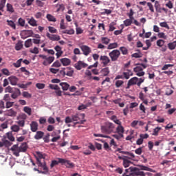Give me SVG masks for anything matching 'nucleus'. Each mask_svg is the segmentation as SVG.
Instances as JSON below:
<instances>
[{
  "instance_id": "1",
  "label": "nucleus",
  "mask_w": 176,
  "mask_h": 176,
  "mask_svg": "<svg viewBox=\"0 0 176 176\" xmlns=\"http://www.w3.org/2000/svg\"><path fill=\"white\" fill-rule=\"evenodd\" d=\"M115 129V124L110 122H106L103 126H101L102 133L105 134H111Z\"/></svg>"
},
{
  "instance_id": "2",
  "label": "nucleus",
  "mask_w": 176,
  "mask_h": 176,
  "mask_svg": "<svg viewBox=\"0 0 176 176\" xmlns=\"http://www.w3.org/2000/svg\"><path fill=\"white\" fill-rule=\"evenodd\" d=\"M38 57L40 58H42L44 60L42 63L43 65H45V67H47V65H50L53 61H54V56H47L46 55L40 54L38 55Z\"/></svg>"
},
{
  "instance_id": "3",
  "label": "nucleus",
  "mask_w": 176,
  "mask_h": 176,
  "mask_svg": "<svg viewBox=\"0 0 176 176\" xmlns=\"http://www.w3.org/2000/svg\"><path fill=\"white\" fill-rule=\"evenodd\" d=\"M60 74L61 75H63V76H72L74 75V68L71 67H67L63 68L62 70H60Z\"/></svg>"
},
{
  "instance_id": "4",
  "label": "nucleus",
  "mask_w": 176,
  "mask_h": 176,
  "mask_svg": "<svg viewBox=\"0 0 176 176\" xmlns=\"http://www.w3.org/2000/svg\"><path fill=\"white\" fill-rule=\"evenodd\" d=\"M109 56L111 61H118V58L120 57V51L119 50H114L109 52Z\"/></svg>"
},
{
  "instance_id": "5",
  "label": "nucleus",
  "mask_w": 176,
  "mask_h": 176,
  "mask_svg": "<svg viewBox=\"0 0 176 176\" xmlns=\"http://www.w3.org/2000/svg\"><path fill=\"white\" fill-rule=\"evenodd\" d=\"M131 170L135 173V175H140V176H152V173L149 172H144L141 170L138 169V168H131Z\"/></svg>"
},
{
  "instance_id": "6",
  "label": "nucleus",
  "mask_w": 176,
  "mask_h": 176,
  "mask_svg": "<svg viewBox=\"0 0 176 176\" xmlns=\"http://www.w3.org/2000/svg\"><path fill=\"white\" fill-rule=\"evenodd\" d=\"M133 23V24H135V25H137L138 27L141 26V23H140V22L137 21V19H131V18H129L124 21V25H125V27H129Z\"/></svg>"
},
{
  "instance_id": "7",
  "label": "nucleus",
  "mask_w": 176,
  "mask_h": 176,
  "mask_svg": "<svg viewBox=\"0 0 176 176\" xmlns=\"http://www.w3.org/2000/svg\"><path fill=\"white\" fill-rule=\"evenodd\" d=\"M80 48L82 50L84 56H89L91 53V48L87 45H80Z\"/></svg>"
},
{
  "instance_id": "8",
  "label": "nucleus",
  "mask_w": 176,
  "mask_h": 176,
  "mask_svg": "<svg viewBox=\"0 0 176 176\" xmlns=\"http://www.w3.org/2000/svg\"><path fill=\"white\" fill-rule=\"evenodd\" d=\"M89 65L87 63H84L83 61L79 60L74 65V67L78 71H80L82 68H86V67H88Z\"/></svg>"
},
{
  "instance_id": "9",
  "label": "nucleus",
  "mask_w": 176,
  "mask_h": 176,
  "mask_svg": "<svg viewBox=\"0 0 176 176\" xmlns=\"http://www.w3.org/2000/svg\"><path fill=\"white\" fill-rule=\"evenodd\" d=\"M10 151L13 152V155H14V156H16V157H19V156H20V148L19 147V144L13 145L11 147Z\"/></svg>"
},
{
  "instance_id": "10",
  "label": "nucleus",
  "mask_w": 176,
  "mask_h": 176,
  "mask_svg": "<svg viewBox=\"0 0 176 176\" xmlns=\"http://www.w3.org/2000/svg\"><path fill=\"white\" fill-rule=\"evenodd\" d=\"M137 83H138V78L133 77L128 81L126 89H129L130 86H134V85H137Z\"/></svg>"
},
{
  "instance_id": "11",
  "label": "nucleus",
  "mask_w": 176,
  "mask_h": 176,
  "mask_svg": "<svg viewBox=\"0 0 176 176\" xmlns=\"http://www.w3.org/2000/svg\"><path fill=\"white\" fill-rule=\"evenodd\" d=\"M10 85L12 86H17L19 82V78L14 76H11L8 78Z\"/></svg>"
},
{
  "instance_id": "12",
  "label": "nucleus",
  "mask_w": 176,
  "mask_h": 176,
  "mask_svg": "<svg viewBox=\"0 0 176 176\" xmlns=\"http://www.w3.org/2000/svg\"><path fill=\"white\" fill-rule=\"evenodd\" d=\"M54 50L56 52V56L57 58H60V57H61V56H63V54L64 53L63 52V48H61V47H60L59 45L55 46Z\"/></svg>"
},
{
  "instance_id": "13",
  "label": "nucleus",
  "mask_w": 176,
  "mask_h": 176,
  "mask_svg": "<svg viewBox=\"0 0 176 176\" xmlns=\"http://www.w3.org/2000/svg\"><path fill=\"white\" fill-rule=\"evenodd\" d=\"M100 60L102 61L104 67H107L111 63V59L107 56H101Z\"/></svg>"
},
{
  "instance_id": "14",
  "label": "nucleus",
  "mask_w": 176,
  "mask_h": 176,
  "mask_svg": "<svg viewBox=\"0 0 176 176\" xmlns=\"http://www.w3.org/2000/svg\"><path fill=\"white\" fill-rule=\"evenodd\" d=\"M47 36L49 39H50V41H60V39H61L60 36L57 34H50V33H47Z\"/></svg>"
},
{
  "instance_id": "15",
  "label": "nucleus",
  "mask_w": 176,
  "mask_h": 176,
  "mask_svg": "<svg viewBox=\"0 0 176 176\" xmlns=\"http://www.w3.org/2000/svg\"><path fill=\"white\" fill-rule=\"evenodd\" d=\"M64 162V159L63 158H58V161L57 160H52L51 164H50V168H53V167L56 166H58V164L60 163V164H62V163Z\"/></svg>"
},
{
  "instance_id": "16",
  "label": "nucleus",
  "mask_w": 176,
  "mask_h": 176,
  "mask_svg": "<svg viewBox=\"0 0 176 176\" xmlns=\"http://www.w3.org/2000/svg\"><path fill=\"white\" fill-rule=\"evenodd\" d=\"M37 164L39 167L43 168V170H44L43 172H42L43 174H46V173H47L48 169H47V166H46V164L42 163V162L39 160V159H37Z\"/></svg>"
},
{
  "instance_id": "17",
  "label": "nucleus",
  "mask_w": 176,
  "mask_h": 176,
  "mask_svg": "<svg viewBox=\"0 0 176 176\" xmlns=\"http://www.w3.org/2000/svg\"><path fill=\"white\" fill-rule=\"evenodd\" d=\"M124 71L122 75H124V79H130V76H133V72L131 70L124 69Z\"/></svg>"
},
{
  "instance_id": "18",
  "label": "nucleus",
  "mask_w": 176,
  "mask_h": 176,
  "mask_svg": "<svg viewBox=\"0 0 176 176\" xmlns=\"http://www.w3.org/2000/svg\"><path fill=\"white\" fill-rule=\"evenodd\" d=\"M38 122L32 121L30 124V130L32 133H36L38 131Z\"/></svg>"
},
{
  "instance_id": "19",
  "label": "nucleus",
  "mask_w": 176,
  "mask_h": 176,
  "mask_svg": "<svg viewBox=\"0 0 176 176\" xmlns=\"http://www.w3.org/2000/svg\"><path fill=\"white\" fill-rule=\"evenodd\" d=\"M72 118L74 122H80V118H85V114H75L72 116Z\"/></svg>"
},
{
  "instance_id": "20",
  "label": "nucleus",
  "mask_w": 176,
  "mask_h": 176,
  "mask_svg": "<svg viewBox=\"0 0 176 176\" xmlns=\"http://www.w3.org/2000/svg\"><path fill=\"white\" fill-rule=\"evenodd\" d=\"M145 68H146V66L145 64L142 63L140 65H139L138 66L135 67L133 69L134 72L137 73V72H140L141 71H144V69H145Z\"/></svg>"
},
{
  "instance_id": "21",
  "label": "nucleus",
  "mask_w": 176,
  "mask_h": 176,
  "mask_svg": "<svg viewBox=\"0 0 176 176\" xmlns=\"http://www.w3.org/2000/svg\"><path fill=\"white\" fill-rule=\"evenodd\" d=\"M116 131H117L118 134H119L120 135V137H124L123 134L124 133V127H123V126H122V124H118V126L116 128Z\"/></svg>"
},
{
  "instance_id": "22",
  "label": "nucleus",
  "mask_w": 176,
  "mask_h": 176,
  "mask_svg": "<svg viewBox=\"0 0 176 176\" xmlns=\"http://www.w3.org/2000/svg\"><path fill=\"white\" fill-rule=\"evenodd\" d=\"M60 61L64 67H68V65H71V59L67 58H61Z\"/></svg>"
},
{
  "instance_id": "23",
  "label": "nucleus",
  "mask_w": 176,
  "mask_h": 176,
  "mask_svg": "<svg viewBox=\"0 0 176 176\" xmlns=\"http://www.w3.org/2000/svg\"><path fill=\"white\" fill-rule=\"evenodd\" d=\"M45 135V132L42 131H38L36 132V134L34 135L35 140H42Z\"/></svg>"
},
{
  "instance_id": "24",
  "label": "nucleus",
  "mask_w": 176,
  "mask_h": 176,
  "mask_svg": "<svg viewBox=\"0 0 176 176\" xmlns=\"http://www.w3.org/2000/svg\"><path fill=\"white\" fill-rule=\"evenodd\" d=\"M19 96H21V91L18 88H15V91H13L12 94L11 95L12 98L16 100Z\"/></svg>"
},
{
  "instance_id": "25",
  "label": "nucleus",
  "mask_w": 176,
  "mask_h": 176,
  "mask_svg": "<svg viewBox=\"0 0 176 176\" xmlns=\"http://www.w3.org/2000/svg\"><path fill=\"white\" fill-rule=\"evenodd\" d=\"M1 141L3 142V146H5L6 148H9V146H12V143L8 140L6 137H3Z\"/></svg>"
},
{
  "instance_id": "26",
  "label": "nucleus",
  "mask_w": 176,
  "mask_h": 176,
  "mask_svg": "<svg viewBox=\"0 0 176 176\" xmlns=\"http://www.w3.org/2000/svg\"><path fill=\"white\" fill-rule=\"evenodd\" d=\"M27 149H28V146L26 142H23L19 146V153L20 152H27Z\"/></svg>"
},
{
  "instance_id": "27",
  "label": "nucleus",
  "mask_w": 176,
  "mask_h": 176,
  "mask_svg": "<svg viewBox=\"0 0 176 176\" xmlns=\"http://www.w3.org/2000/svg\"><path fill=\"white\" fill-rule=\"evenodd\" d=\"M62 164H65V166H66V167H67L68 168H72V167H74V163L65 159H64V161L63 162H62Z\"/></svg>"
},
{
  "instance_id": "28",
  "label": "nucleus",
  "mask_w": 176,
  "mask_h": 176,
  "mask_svg": "<svg viewBox=\"0 0 176 176\" xmlns=\"http://www.w3.org/2000/svg\"><path fill=\"white\" fill-rule=\"evenodd\" d=\"M3 137H6V139L10 140V141H12V142H13V141H14V136H13V134H12V133L8 132Z\"/></svg>"
},
{
  "instance_id": "29",
  "label": "nucleus",
  "mask_w": 176,
  "mask_h": 176,
  "mask_svg": "<svg viewBox=\"0 0 176 176\" xmlns=\"http://www.w3.org/2000/svg\"><path fill=\"white\" fill-rule=\"evenodd\" d=\"M46 18L48 20V21H52V23H56L57 21V19H56V17H54V16L50 14H47L46 15Z\"/></svg>"
},
{
  "instance_id": "30",
  "label": "nucleus",
  "mask_w": 176,
  "mask_h": 176,
  "mask_svg": "<svg viewBox=\"0 0 176 176\" xmlns=\"http://www.w3.org/2000/svg\"><path fill=\"white\" fill-rule=\"evenodd\" d=\"M6 115L7 116H16V115H17V113L14 111L13 109H11L6 111Z\"/></svg>"
},
{
  "instance_id": "31",
  "label": "nucleus",
  "mask_w": 176,
  "mask_h": 176,
  "mask_svg": "<svg viewBox=\"0 0 176 176\" xmlns=\"http://www.w3.org/2000/svg\"><path fill=\"white\" fill-rule=\"evenodd\" d=\"M120 153H122L123 155H128L129 156H131V157H128V159H134V157H135V155H134V153H130L129 151H123L121 150V151H120Z\"/></svg>"
},
{
  "instance_id": "32",
  "label": "nucleus",
  "mask_w": 176,
  "mask_h": 176,
  "mask_svg": "<svg viewBox=\"0 0 176 176\" xmlns=\"http://www.w3.org/2000/svg\"><path fill=\"white\" fill-rule=\"evenodd\" d=\"M155 8L157 13H162V8H160V3H159V1H156L155 2Z\"/></svg>"
},
{
  "instance_id": "33",
  "label": "nucleus",
  "mask_w": 176,
  "mask_h": 176,
  "mask_svg": "<svg viewBox=\"0 0 176 176\" xmlns=\"http://www.w3.org/2000/svg\"><path fill=\"white\" fill-rule=\"evenodd\" d=\"M7 8V12H9L10 13H14V8H13V6L10 3H7L6 5Z\"/></svg>"
},
{
  "instance_id": "34",
  "label": "nucleus",
  "mask_w": 176,
  "mask_h": 176,
  "mask_svg": "<svg viewBox=\"0 0 176 176\" xmlns=\"http://www.w3.org/2000/svg\"><path fill=\"white\" fill-rule=\"evenodd\" d=\"M168 47L169 50H175V47H176V41H173L172 43H168Z\"/></svg>"
},
{
  "instance_id": "35",
  "label": "nucleus",
  "mask_w": 176,
  "mask_h": 176,
  "mask_svg": "<svg viewBox=\"0 0 176 176\" xmlns=\"http://www.w3.org/2000/svg\"><path fill=\"white\" fill-rule=\"evenodd\" d=\"M6 3V0H0V10L3 12V8ZM0 16H2V12H0Z\"/></svg>"
},
{
  "instance_id": "36",
  "label": "nucleus",
  "mask_w": 176,
  "mask_h": 176,
  "mask_svg": "<svg viewBox=\"0 0 176 176\" xmlns=\"http://www.w3.org/2000/svg\"><path fill=\"white\" fill-rule=\"evenodd\" d=\"M23 111L24 112H25V113H27L29 116H31L32 115V109H31L30 107H23Z\"/></svg>"
},
{
  "instance_id": "37",
  "label": "nucleus",
  "mask_w": 176,
  "mask_h": 176,
  "mask_svg": "<svg viewBox=\"0 0 176 176\" xmlns=\"http://www.w3.org/2000/svg\"><path fill=\"white\" fill-rule=\"evenodd\" d=\"M60 86H61L63 90L67 91L68 89H69V85L67 82H60Z\"/></svg>"
},
{
  "instance_id": "38",
  "label": "nucleus",
  "mask_w": 176,
  "mask_h": 176,
  "mask_svg": "<svg viewBox=\"0 0 176 176\" xmlns=\"http://www.w3.org/2000/svg\"><path fill=\"white\" fill-rule=\"evenodd\" d=\"M28 24H30V25H32V27H36V25H38V24L36 23V21L34 18H31L28 21Z\"/></svg>"
},
{
  "instance_id": "39",
  "label": "nucleus",
  "mask_w": 176,
  "mask_h": 176,
  "mask_svg": "<svg viewBox=\"0 0 176 176\" xmlns=\"http://www.w3.org/2000/svg\"><path fill=\"white\" fill-rule=\"evenodd\" d=\"M111 119L113 120V122H114V123H116V124H122V122L118 119L116 116H112Z\"/></svg>"
},
{
  "instance_id": "40",
  "label": "nucleus",
  "mask_w": 176,
  "mask_h": 176,
  "mask_svg": "<svg viewBox=\"0 0 176 176\" xmlns=\"http://www.w3.org/2000/svg\"><path fill=\"white\" fill-rule=\"evenodd\" d=\"M101 73L102 74V75H104V76H108V75L109 74V67L103 68L101 70Z\"/></svg>"
},
{
  "instance_id": "41",
  "label": "nucleus",
  "mask_w": 176,
  "mask_h": 176,
  "mask_svg": "<svg viewBox=\"0 0 176 176\" xmlns=\"http://www.w3.org/2000/svg\"><path fill=\"white\" fill-rule=\"evenodd\" d=\"M62 34H67L68 35H74V34H75V30H74V29L63 30V31H62Z\"/></svg>"
},
{
  "instance_id": "42",
  "label": "nucleus",
  "mask_w": 176,
  "mask_h": 176,
  "mask_svg": "<svg viewBox=\"0 0 176 176\" xmlns=\"http://www.w3.org/2000/svg\"><path fill=\"white\" fill-rule=\"evenodd\" d=\"M115 85L117 88L122 87V86H123V85H124V81H123L122 80H118L116 81Z\"/></svg>"
},
{
  "instance_id": "43",
  "label": "nucleus",
  "mask_w": 176,
  "mask_h": 176,
  "mask_svg": "<svg viewBox=\"0 0 176 176\" xmlns=\"http://www.w3.org/2000/svg\"><path fill=\"white\" fill-rule=\"evenodd\" d=\"M101 42L104 45H108L109 43V42H111V39H109L107 37H102L101 38Z\"/></svg>"
},
{
  "instance_id": "44",
  "label": "nucleus",
  "mask_w": 176,
  "mask_h": 176,
  "mask_svg": "<svg viewBox=\"0 0 176 176\" xmlns=\"http://www.w3.org/2000/svg\"><path fill=\"white\" fill-rule=\"evenodd\" d=\"M160 130H162V127L157 126L153 129L152 135H155V137H157V135H159V131H160Z\"/></svg>"
},
{
  "instance_id": "45",
  "label": "nucleus",
  "mask_w": 176,
  "mask_h": 176,
  "mask_svg": "<svg viewBox=\"0 0 176 176\" xmlns=\"http://www.w3.org/2000/svg\"><path fill=\"white\" fill-rule=\"evenodd\" d=\"M21 49H23V42L19 41L15 45V50L19 51V50H21Z\"/></svg>"
},
{
  "instance_id": "46",
  "label": "nucleus",
  "mask_w": 176,
  "mask_h": 176,
  "mask_svg": "<svg viewBox=\"0 0 176 176\" xmlns=\"http://www.w3.org/2000/svg\"><path fill=\"white\" fill-rule=\"evenodd\" d=\"M116 47H118V43H113L108 45L107 49L111 50V49H116Z\"/></svg>"
},
{
  "instance_id": "47",
  "label": "nucleus",
  "mask_w": 176,
  "mask_h": 176,
  "mask_svg": "<svg viewBox=\"0 0 176 176\" xmlns=\"http://www.w3.org/2000/svg\"><path fill=\"white\" fill-rule=\"evenodd\" d=\"M57 10L56 12H64V10H65V6H64V4H59L57 5Z\"/></svg>"
},
{
  "instance_id": "48",
  "label": "nucleus",
  "mask_w": 176,
  "mask_h": 176,
  "mask_svg": "<svg viewBox=\"0 0 176 176\" xmlns=\"http://www.w3.org/2000/svg\"><path fill=\"white\" fill-rule=\"evenodd\" d=\"M75 25L76 27V32L77 35H79L80 34H83V30L81 29L80 28L78 27V23H75Z\"/></svg>"
},
{
  "instance_id": "49",
  "label": "nucleus",
  "mask_w": 176,
  "mask_h": 176,
  "mask_svg": "<svg viewBox=\"0 0 176 176\" xmlns=\"http://www.w3.org/2000/svg\"><path fill=\"white\" fill-rule=\"evenodd\" d=\"M7 23L8 25L11 27V28H12L13 30H16V24L14 23V22H13V21L7 20Z\"/></svg>"
},
{
  "instance_id": "50",
  "label": "nucleus",
  "mask_w": 176,
  "mask_h": 176,
  "mask_svg": "<svg viewBox=\"0 0 176 176\" xmlns=\"http://www.w3.org/2000/svg\"><path fill=\"white\" fill-rule=\"evenodd\" d=\"M32 45V39L29 38L25 41V47H31Z\"/></svg>"
},
{
  "instance_id": "51",
  "label": "nucleus",
  "mask_w": 176,
  "mask_h": 176,
  "mask_svg": "<svg viewBox=\"0 0 176 176\" xmlns=\"http://www.w3.org/2000/svg\"><path fill=\"white\" fill-rule=\"evenodd\" d=\"M11 130L14 131V133H18V131H20V126H19V125H13L11 126Z\"/></svg>"
},
{
  "instance_id": "52",
  "label": "nucleus",
  "mask_w": 176,
  "mask_h": 176,
  "mask_svg": "<svg viewBox=\"0 0 176 176\" xmlns=\"http://www.w3.org/2000/svg\"><path fill=\"white\" fill-rule=\"evenodd\" d=\"M21 61H23V58L18 60L13 64L14 67H15V68H20V67H21Z\"/></svg>"
},
{
  "instance_id": "53",
  "label": "nucleus",
  "mask_w": 176,
  "mask_h": 176,
  "mask_svg": "<svg viewBox=\"0 0 176 176\" xmlns=\"http://www.w3.org/2000/svg\"><path fill=\"white\" fill-rule=\"evenodd\" d=\"M130 164H131V161L129 160H124L123 161V166L124 167L127 168L130 166Z\"/></svg>"
},
{
  "instance_id": "54",
  "label": "nucleus",
  "mask_w": 176,
  "mask_h": 176,
  "mask_svg": "<svg viewBox=\"0 0 176 176\" xmlns=\"http://www.w3.org/2000/svg\"><path fill=\"white\" fill-rule=\"evenodd\" d=\"M120 50L122 53V54H124V56H126V54L129 53V50H127V48H126V47H120Z\"/></svg>"
},
{
  "instance_id": "55",
  "label": "nucleus",
  "mask_w": 176,
  "mask_h": 176,
  "mask_svg": "<svg viewBox=\"0 0 176 176\" xmlns=\"http://www.w3.org/2000/svg\"><path fill=\"white\" fill-rule=\"evenodd\" d=\"M166 41H164V40L160 39L157 41V46H159V47H163Z\"/></svg>"
},
{
  "instance_id": "56",
  "label": "nucleus",
  "mask_w": 176,
  "mask_h": 176,
  "mask_svg": "<svg viewBox=\"0 0 176 176\" xmlns=\"http://www.w3.org/2000/svg\"><path fill=\"white\" fill-rule=\"evenodd\" d=\"M115 25H116V23L115 22H111L110 24H109V31H115V30H116V28H115Z\"/></svg>"
},
{
  "instance_id": "57",
  "label": "nucleus",
  "mask_w": 176,
  "mask_h": 176,
  "mask_svg": "<svg viewBox=\"0 0 176 176\" xmlns=\"http://www.w3.org/2000/svg\"><path fill=\"white\" fill-rule=\"evenodd\" d=\"M131 57H133L135 58H141V57H142V53L141 52L134 53L131 55Z\"/></svg>"
},
{
  "instance_id": "58",
  "label": "nucleus",
  "mask_w": 176,
  "mask_h": 176,
  "mask_svg": "<svg viewBox=\"0 0 176 176\" xmlns=\"http://www.w3.org/2000/svg\"><path fill=\"white\" fill-rule=\"evenodd\" d=\"M74 120H72V117L67 116L65 119V122L66 124H68L69 123H73Z\"/></svg>"
},
{
  "instance_id": "59",
  "label": "nucleus",
  "mask_w": 176,
  "mask_h": 176,
  "mask_svg": "<svg viewBox=\"0 0 176 176\" xmlns=\"http://www.w3.org/2000/svg\"><path fill=\"white\" fill-rule=\"evenodd\" d=\"M1 72L3 75H6V76H10V72H9V69L6 68L2 69Z\"/></svg>"
},
{
  "instance_id": "60",
  "label": "nucleus",
  "mask_w": 176,
  "mask_h": 176,
  "mask_svg": "<svg viewBox=\"0 0 176 176\" xmlns=\"http://www.w3.org/2000/svg\"><path fill=\"white\" fill-rule=\"evenodd\" d=\"M127 16L129 17V19L134 20V11L133 10V9H130L129 13L127 14Z\"/></svg>"
},
{
  "instance_id": "61",
  "label": "nucleus",
  "mask_w": 176,
  "mask_h": 176,
  "mask_svg": "<svg viewBox=\"0 0 176 176\" xmlns=\"http://www.w3.org/2000/svg\"><path fill=\"white\" fill-rule=\"evenodd\" d=\"M52 67H55L56 68H60L61 67V63L59 60H56L52 65Z\"/></svg>"
},
{
  "instance_id": "62",
  "label": "nucleus",
  "mask_w": 176,
  "mask_h": 176,
  "mask_svg": "<svg viewBox=\"0 0 176 176\" xmlns=\"http://www.w3.org/2000/svg\"><path fill=\"white\" fill-rule=\"evenodd\" d=\"M160 27H163L164 28H166L167 30H170V26L167 24V22H161L160 23Z\"/></svg>"
},
{
  "instance_id": "63",
  "label": "nucleus",
  "mask_w": 176,
  "mask_h": 176,
  "mask_svg": "<svg viewBox=\"0 0 176 176\" xmlns=\"http://www.w3.org/2000/svg\"><path fill=\"white\" fill-rule=\"evenodd\" d=\"M20 71L21 72H25V75H26L27 76H30V72L25 69V67H21Z\"/></svg>"
},
{
  "instance_id": "64",
  "label": "nucleus",
  "mask_w": 176,
  "mask_h": 176,
  "mask_svg": "<svg viewBox=\"0 0 176 176\" xmlns=\"http://www.w3.org/2000/svg\"><path fill=\"white\" fill-rule=\"evenodd\" d=\"M45 84L43 83H36V87H37V89H38L39 90L42 89H45Z\"/></svg>"
}]
</instances>
